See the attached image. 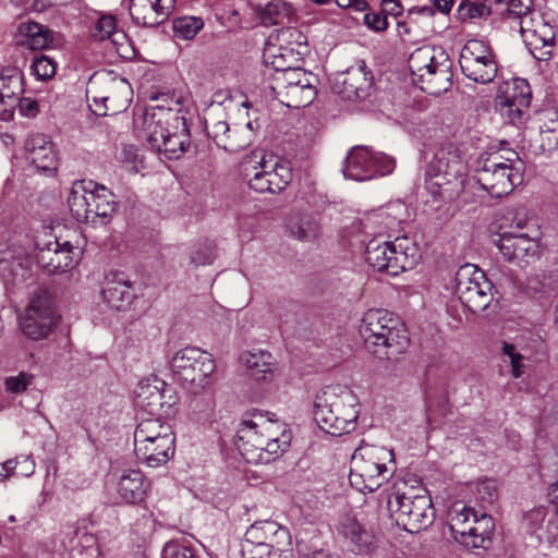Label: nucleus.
<instances>
[{"mask_svg":"<svg viewBox=\"0 0 558 558\" xmlns=\"http://www.w3.org/2000/svg\"><path fill=\"white\" fill-rule=\"evenodd\" d=\"M291 433L283 422L262 413L243 420L236 432V446L248 463H269L278 459L290 446Z\"/></svg>","mask_w":558,"mask_h":558,"instance_id":"nucleus-1","label":"nucleus"},{"mask_svg":"<svg viewBox=\"0 0 558 558\" xmlns=\"http://www.w3.org/2000/svg\"><path fill=\"white\" fill-rule=\"evenodd\" d=\"M466 180V165L458 147L452 143L437 146L425 171L426 190L434 201H454L464 191Z\"/></svg>","mask_w":558,"mask_h":558,"instance_id":"nucleus-2","label":"nucleus"},{"mask_svg":"<svg viewBox=\"0 0 558 558\" xmlns=\"http://www.w3.org/2000/svg\"><path fill=\"white\" fill-rule=\"evenodd\" d=\"M359 332L375 355L388 361L398 360L410 343L404 324L387 310L367 311L361 319Z\"/></svg>","mask_w":558,"mask_h":558,"instance_id":"nucleus-3","label":"nucleus"},{"mask_svg":"<svg viewBox=\"0 0 558 558\" xmlns=\"http://www.w3.org/2000/svg\"><path fill=\"white\" fill-rule=\"evenodd\" d=\"M359 415V398L348 387L327 386L315 398L314 418L319 428L331 436L353 432Z\"/></svg>","mask_w":558,"mask_h":558,"instance_id":"nucleus-4","label":"nucleus"},{"mask_svg":"<svg viewBox=\"0 0 558 558\" xmlns=\"http://www.w3.org/2000/svg\"><path fill=\"white\" fill-rule=\"evenodd\" d=\"M68 206L78 222L93 227L108 225L117 209L113 193L94 181H76L68 197Z\"/></svg>","mask_w":558,"mask_h":558,"instance_id":"nucleus-5","label":"nucleus"},{"mask_svg":"<svg viewBox=\"0 0 558 558\" xmlns=\"http://www.w3.org/2000/svg\"><path fill=\"white\" fill-rule=\"evenodd\" d=\"M393 462L391 449L363 442L351 459V485L363 493L376 490L392 475Z\"/></svg>","mask_w":558,"mask_h":558,"instance_id":"nucleus-6","label":"nucleus"},{"mask_svg":"<svg viewBox=\"0 0 558 558\" xmlns=\"http://www.w3.org/2000/svg\"><path fill=\"white\" fill-rule=\"evenodd\" d=\"M172 427L159 416L143 418L134 432V452L141 462L157 468L174 454Z\"/></svg>","mask_w":558,"mask_h":558,"instance_id":"nucleus-7","label":"nucleus"},{"mask_svg":"<svg viewBox=\"0 0 558 558\" xmlns=\"http://www.w3.org/2000/svg\"><path fill=\"white\" fill-rule=\"evenodd\" d=\"M421 259L417 244L408 236L396 238L391 242L376 243L371 241L366 246L368 265L380 272L397 276L410 270Z\"/></svg>","mask_w":558,"mask_h":558,"instance_id":"nucleus-8","label":"nucleus"},{"mask_svg":"<svg viewBox=\"0 0 558 558\" xmlns=\"http://www.w3.org/2000/svg\"><path fill=\"white\" fill-rule=\"evenodd\" d=\"M387 509L396 524L410 533L426 529L435 517L432 498L427 494L411 495L396 489L388 495Z\"/></svg>","mask_w":558,"mask_h":558,"instance_id":"nucleus-9","label":"nucleus"},{"mask_svg":"<svg viewBox=\"0 0 558 558\" xmlns=\"http://www.w3.org/2000/svg\"><path fill=\"white\" fill-rule=\"evenodd\" d=\"M131 94L126 81L109 75L93 76L86 89L88 106L99 117L114 116L126 110Z\"/></svg>","mask_w":558,"mask_h":558,"instance_id":"nucleus-10","label":"nucleus"},{"mask_svg":"<svg viewBox=\"0 0 558 558\" xmlns=\"http://www.w3.org/2000/svg\"><path fill=\"white\" fill-rule=\"evenodd\" d=\"M170 365L178 380L194 395L209 387L216 367L211 355L195 347L179 350Z\"/></svg>","mask_w":558,"mask_h":558,"instance_id":"nucleus-11","label":"nucleus"},{"mask_svg":"<svg viewBox=\"0 0 558 558\" xmlns=\"http://www.w3.org/2000/svg\"><path fill=\"white\" fill-rule=\"evenodd\" d=\"M316 76L302 68L275 72L270 89L274 96L288 108H303L312 104L317 90Z\"/></svg>","mask_w":558,"mask_h":558,"instance_id":"nucleus-12","label":"nucleus"},{"mask_svg":"<svg viewBox=\"0 0 558 558\" xmlns=\"http://www.w3.org/2000/svg\"><path fill=\"white\" fill-rule=\"evenodd\" d=\"M454 293L472 313L485 311L493 301V284L477 266L465 264L456 272Z\"/></svg>","mask_w":558,"mask_h":558,"instance_id":"nucleus-13","label":"nucleus"},{"mask_svg":"<svg viewBox=\"0 0 558 558\" xmlns=\"http://www.w3.org/2000/svg\"><path fill=\"white\" fill-rule=\"evenodd\" d=\"M170 102L174 108L161 104L149 106L134 120L137 136L153 150L160 148V143H163L165 137L172 131L173 123L179 121V101L171 98Z\"/></svg>","mask_w":558,"mask_h":558,"instance_id":"nucleus-14","label":"nucleus"},{"mask_svg":"<svg viewBox=\"0 0 558 558\" xmlns=\"http://www.w3.org/2000/svg\"><path fill=\"white\" fill-rule=\"evenodd\" d=\"M459 63L462 73L475 83L488 84L498 73L496 53L483 40H468L460 51Z\"/></svg>","mask_w":558,"mask_h":558,"instance_id":"nucleus-15","label":"nucleus"},{"mask_svg":"<svg viewBox=\"0 0 558 558\" xmlns=\"http://www.w3.org/2000/svg\"><path fill=\"white\" fill-rule=\"evenodd\" d=\"M58 318L51 293L48 290L38 289L29 300L21 322V329L26 337L39 340L48 336Z\"/></svg>","mask_w":558,"mask_h":558,"instance_id":"nucleus-16","label":"nucleus"},{"mask_svg":"<svg viewBox=\"0 0 558 558\" xmlns=\"http://www.w3.org/2000/svg\"><path fill=\"white\" fill-rule=\"evenodd\" d=\"M395 161L391 157L375 153L366 146L353 147L344 162L343 174L355 181H366L392 172Z\"/></svg>","mask_w":558,"mask_h":558,"instance_id":"nucleus-17","label":"nucleus"},{"mask_svg":"<svg viewBox=\"0 0 558 558\" xmlns=\"http://www.w3.org/2000/svg\"><path fill=\"white\" fill-rule=\"evenodd\" d=\"M532 92L524 78L502 82L495 97V108L509 123L518 124L524 119L531 104Z\"/></svg>","mask_w":558,"mask_h":558,"instance_id":"nucleus-18","label":"nucleus"},{"mask_svg":"<svg viewBox=\"0 0 558 558\" xmlns=\"http://www.w3.org/2000/svg\"><path fill=\"white\" fill-rule=\"evenodd\" d=\"M255 172L248 179V185L258 193H280L292 181L289 163L278 156L260 154Z\"/></svg>","mask_w":558,"mask_h":558,"instance_id":"nucleus-19","label":"nucleus"},{"mask_svg":"<svg viewBox=\"0 0 558 558\" xmlns=\"http://www.w3.org/2000/svg\"><path fill=\"white\" fill-rule=\"evenodd\" d=\"M505 228L499 226L498 238L493 241L507 262L521 265L539 258L541 245L537 238Z\"/></svg>","mask_w":558,"mask_h":558,"instance_id":"nucleus-20","label":"nucleus"},{"mask_svg":"<svg viewBox=\"0 0 558 558\" xmlns=\"http://www.w3.org/2000/svg\"><path fill=\"white\" fill-rule=\"evenodd\" d=\"M371 87L372 76L365 71L364 64L337 73L331 85L333 93L348 101L364 99Z\"/></svg>","mask_w":558,"mask_h":558,"instance_id":"nucleus-21","label":"nucleus"},{"mask_svg":"<svg viewBox=\"0 0 558 558\" xmlns=\"http://www.w3.org/2000/svg\"><path fill=\"white\" fill-rule=\"evenodd\" d=\"M174 7V0H131L132 20L145 27H154L165 22Z\"/></svg>","mask_w":558,"mask_h":558,"instance_id":"nucleus-22","label":"nucleus"},{"mask_svg":"<svg viewBox=\"0 0 558 558\" xmlns=\"http://www.w3.org/2000/svg\"><path fill=\"white\" fill-rule=\"evenodd\" d=\"M73 248L68 241L60 243L54 240L45 247L38 248L35 260L39 267L49 274L65 271L74 265Z\"/></svg>","mask_w":558,"mask_h":558,"instance_id":"nucleus-23","label":"nucleus"},{"mask_svg":"<svg viewBox=\"0 0 558 558\" xmlns=\"http://www.w3.org/2000/svg\"><path fill=\"white\" fill-rule=\"evenodd\" d=\"M524 167H510L508 170L498 172H480L476 175L478 184L493 197H502L513 191V189L523 182Z\"/></svg>","mask_w":558,"mask_h":558,"instance_id":"nucleus-24","label":"nucleus"},{"mask_svg":"<svg viewBox=\"0 0 558 558\" xmlns=\"http://www.w3.org/2000/svg\"><path fill=\"white\" fill-rule=\"evenodd\" d=\"M101 295L104 302L117 311L129 307L135 298L131 281L125 274L119 271H112L106 276Z\"/></svg>","mask_w":558,"mask_h":558,"instance_id":"nucleus-25","label":"nucleus"},{"mask_svg":"<svg viewBox=\"0 0 558 558\" xmlns=\"http://www.w3.org/2000/svg\"><path fill=\"white\" fill-rule=\"evenodd\" d=\"M25 147L27 159L38 172L52 174L57 170V153L48 136L34 134L27 138Z\"/></svg>","mask_w":558,"mask_h":558,"instance_id":"nucleus-26","label":"nucleus"},{"mask_svg":"<svg viewBox=\"0 0 558 558\" xmlns=\"http://www.w3.org/2000/svg\"><path fill=\"white\" fill-rule=\"evenodd\" d=\"M439 57V61L416 81L421 83L423 92L434 96L446 93L452 85V62L446 53H440Z\"/></svg>","mask_w":558,"mask_h":558,"instance_id":"nucleus-27","label":"nucleus"},{"mask_svg":"<svg viewBox=\"0 0 558 558\" xmlns=\"http://www.w3.org/2000/svg\"><path fill=\"white\" fill-rule=\"evenodd\" d=\"M510 167H524V162L515 150L507 147H489L477 158L475 173L476 175L480 172L494 173L499 170H508Z\"/></svg>","mask_w":558,"mask_h":558,"instance_id":"nucleus-28","label":"nucleus"},{"mask_svg":"<svg viewBox=\"0 0 558 558\" xmlns=\"http://www.w3.org/2000/svg\"><path fill=\"white\" fill-rule=\"evenodd\" d=\"M240 359L254 380L269 381L275 377L277 361L270 352L260 349L246 351Z\"/></svg>","mask_w":558,"mask_h":558,"instance_id":"nucleus-29","label":"nucleus"},{"mask_svg":"<svg viewBox=\"0 0 558 558\" xmlns=\"http://www.w3.org/2000/svg\"><path fill=\"white\" fill-rule=\"evenodd\" d=\"M150 488L149 481L142 471L129 469L120 476L118 493L129 504H140L145 500Z\"/></svg>","mask_w":558,"mask_h":558,"instance_id":"nucleus-30","label":"nucleus"},{"mask_svg":"<svg viewBox=\"0 0 558 558\" xmlns=\"http://www.w3.org/2000/svg\"><path fill=\"white\" fill-rule=\"evenodd\" d=\"M172 128L169 136L165 137L163 143H160V148H156L155 151L168 159H179L191 145L190 131L182 114L179 116V121L174 122Z\"/></svg>","mask_w":558,"mask_h":558,"instance_id":"nucleus-31","label":"nucleus"},{"mask_svg":"<svg viewBox=\"0 0 558 558\" xmlns=\"http://www.w3.org/2000/svg\"><path fill=\"white\" fill-rule=\"evenodd\" d=\"M289 531L277 522L265 520L253 523L245 532L243 544H267L279 541L286 543Z\"/></svg>","mask_w":558,"mask_h":558,"instance_id":"nucleus-32","label":"nucleus"},{"mask_svg":"<svg viewBox=\"0 0 558 558\" xmlns=\"http://www.w3.org/2000/svg\"><path fill=\"white\" fill-rule=\"evenodd\" d=\"M165 386V381L157 378H155L153 383H140L135 391L136 405L147 411L149 414H157L165 405L162 401L166 392L163 389Z\"/></svg>","mask_w":558,"mask_h":558,"instance_id":"nucleus-33","label":"nucleus"},{"mask_svg":"<svg viewBox=\"0 0 558 558\" xmlns=\"http://www.w3.org/2000/svg\"><path fill=\"white\" fill-rule=\"evenodd\" d=\"M305 56L300 51H294L293 48H286L284 46H277L274 41H268L265 51L264 60L270 64L275 72H284L290 69H300L299 63Z\"/></svg>","mask_w":558,"mask_h":558,"instance_id":"nucleus-34","label":"nucleus"},{"mask_svg":"<svg viewBox=\"0 0 558 558\" xmlns=\"http://www.w3.org/2000/svg\"><path fill=\"white\" fill-rule=\"evenodd\" d=\"M17 33L22 37L20 45L26 46L31 50H41L52 43L51 31L37 22L26 21L17 26Z\"/></svg>","mask_w":558,"mask_h":558,"instance_id":"nucleus-35","label":"nucleus"},{"mask_svg":"<svg viewBox=\"0 0 558 558\" xmlns=\"http://www.w3.org/2000/svg\"><path fill=\"white\" fill-rule=\"evenodd\" d=\"M554 39L553 28L544 21H538L537 32L526 36L525 43L536 59L547 60L551 56Z\"/></svg>","mask_w":558,"mask_h":558,"instance_id":"nucleus-36","label":"nucleus"},{"mask_svg":"<svg viewBox=\"0 0 558 558\" xmlns=\"http://www.w3.org/2000/svg\"><path fill=\"white\" fill-rule=\"evenodd\" d=\"M440 53L445 52L441 49L421 47L410 54L409 69L415 82L424 76V72L430 70L439 61Z\"/></svg>","mask_w":558,"mask_h":558,"instance_id":"nucleus-37","label":"nucleus"},{"mask_svg":"<svg viewBox=\"0 0 558 558\" xmlns=\"http://www.w3.org/2000/svg\"><path fill=\"white\" fill-rule=\"evenodd\" d=\"M253 140L254 131L251 122L244 125L234 124L230 126L227 137L221 143V148L230 153H238L250 146Z\"/></svg>","mask_w":558,"mask_h":558,"instance_id":"nucleus-38","label":"nucleus"},{"mask_svg":"<svg viewBox=\"0 0 558 558\" xmlns=\"http://www.w3.org/2000/svg\"><path fill=\"white\" fill-rule=\"evenodd\" d=\"M473 508L464 507L457 512L450 522L452 537L460 544L471 547V531L473 527Z\"/></svg>","mask_w":558,"mask_h":558,"instance_id":"nucleus-39","label":"nucleus"},{"mask_svg":"<svg viewBox=\"0 0 558 558\" xmlns=\"http://www.w3.org/2000/svg\"><path fill=\"white\" fill-rule=\"evenodd\" d=\"M472 520L473 527L471 531V547H484L485 542L489 541L494 533V520L489 514L485 512H478L475 509H473Z\"/></svg>","mask_w":558,"mask_h":558,"instance_id":"nucleus-40","label":"nucleus"},{"mask_svg":"<svg viewBox=\"0 0 558 558\" xmlns=\"http://www.w3.org/2000/svg\"><path fill=\"white\" fill-rule=\"evenodd\" d=\"M338 531L359 548H366L371 544V535L354 517L343 515L339 522Z\"/></svg>","mask_w":558,"mask_h":558,"instance_id":"nucleus-41","label":"nucleus"},{"mask_svg":"<svg viewBox=\"0 0 558 558\" xmlns=\"http://www.w3.org/2000/svg\"><path fill=\"white\" fill-rule=\"evenodd\" d=\"M269 40L276 43L277 46L293 48L295 52L300 51L303 56L310 51L306 36L295 27L282 28L276 35L270 36Z\"/></svg>","mask_w":558,"mask_h":558,"instance_id":"nucleus-42","label":"nucleus"},{"mask_svg":"<svg viewBox=\"0 0 558 558\" xmlns=\"http://www.w3.org/2000/svg\"><path fill=\"white\" fill-rule=\"evenodd\" d=\"M22 75L16 69L3 71L0 75V100L14 102L22 93Z\"/></svg>","mask_w":558,"mask_h":558,"instance_id":"nucleus-43","label":"nucleus"},{"mask_svg":"<svg viewBox=\"0 0 558 558\" xmlns=\"http://www.w3.org/2000/svg\"><path fill=\"white\" fill-rule=\"evenodd\" d=\"M204 22L196 16H181L173 21V32L177 38L190 40L203 28Z\"/></svg>","mask_w":558,"mask_h":558,"instance_id":"nucleus-44","label":"nucleus"},{"mask_svg":"<svg viewBox=\"0 0 558 558\" xmlns=\"http://www.w3.org/2000/svg\"><path fill=\"white\" fill-rule=\"evenodd\" d=\"M291 234L301 241H312L318 236L319 227L310 217H302L290 223Z\"/></svg>","mask_w":558,"mask_h":558,"instance_id":"nucleus-45","label":"nucleus"},{"mask_svg":"<svg viewBox=\"0 0 558 558\" xmlns=\"http://www.w3.org/2000/svg\"><path fill=\"white\" fill-rule=\"evenodd\" d=\"M500 14L520 20L533 9V0H496Z\"/></svg>","mask_w":558,"mask_h":558,"instance_id":"nucleus-46","label":"nucleus"},{"mask_svg":"<svg viewBox=\"0 0 558 558\" xmlns=\"http://www.w3.org/2000/svg\"><path fill=\"white\" fill-rule=\"evenodd\" d=\"M161 558H201V556L187 542L169 541L162 548Z\"/></svg>","mask_w":558,"mask_h":558,"instance_id":"nucleus-47","label":"nucleus"},{"mask_svg":"<svg viewBox=\"0 0 558 558\" xmlns=\"http://www.w3.org/2000/svg\"><path fill=\"white\" fill-rule=\"evenodd\" d=\"M0 470H4V472L8 474V477H27L34 473L35 464L28 457L21 456L16 459H10L0 464Z\"/></svg>","mask_w":558,"mask_h":558,"instance_id":"nucleus-48","label":"nucleus"},{"mask_svg":"<svg viewBox=\"0 0 558 558\" xmlns=\"http://www.w3.org/2000/svg\"><path fill=\"white\" fill-rule=\"evenodd\" d=\"M475 495L483 505H493L498 499V485L495 480L485 478L476 483Z\"/></svg>","mask_w":558,"mask_h":558,"instance_id":"nucleus-49","label":"nucleus"},{"mask_svg":"<svg viewBox=\"0 0 558 558\" xmlns=\"http://www.w3.org/2000/svg\"><path fill=\"white\" fill-rule=\"evenodd\" d=\"M216 257V246L213 242L205 241L197 244L191 252V263L195 266L209 265Z\"/></svg>","mask_w":558,"mask_h":558,"instance_id":"nucleus-50","label":"nucleus"},{"mask_svg":"<svg viewBox=\"0 0 558 558\" xmlns=\"http://www.w3.org/2000/svg\"><path fill=\"white\" fill-rule=\"evenodd\" d=\"M31 69L38 80L45 81L51 78L54 75L56 63L53 59L45 54H39L34 58Z\"/></svg>","mask_w":558,"mask_h":558,"instance_id":"nucleus-51","label":"nucleus"},{"mask_svg":"<svg viewBox=\"0 0 558 558\" xmlns=\"http://www.w3.org/2000/svg\"><path fill=\"white\" fill-rule=\"evenodd\" d=\"M459 13L462 20H474L487 17L492 13V9L485 2H462L459 5Z\"/></svg>","mask_w":558,"mask_h":558,"instance_id":"nucleus-52","label":"nucleus"},{"mask_svg":"<svg viewBox=\"0 0 558 558\" xmlns=\"http://www.w3.org/2000/svg\"><path fill=\"white\" fill-rule=\"evenodd\" d=\"M502 353L509 357L511 375L514 378L521 377L525 371L524 356L518 352L514 344L508 342L502 343Z\"/></svg>","mask_w":558,"mask_h":558,"instance_id":"nucleus-53","label":"nucleus"},{"mask_svg":"<svg viewBox=\"0 0 558 558\" xmlns=\"http://www.w3.org/2000/svg\"><path fill=\"white\" fill-rule=\"evenodd\" d=\"M117 24L112 15H102L96 22L93 37L99 41L110 38L114 34Z\"/></svg>","mask_w":558,"mask_h":558,"instance_id":"nucleus-54","label":"nucleus"},{"mask_svg":"<svg viewBox=\"0 0 558 558\" xmlns=\"http://www.w3.org/2000/svg\"><path fill=\"white\" fill-rule=\"evenodd\" d=\"M290 5L283 0H271L264 9V21L278 24L281 15H287Z\"/></svg>","mask_w":558,"mask_h":558,"instance_id":"nucleus-55","label":"nucleus"},{"mask_svg":"<svg viewBox=\"0 0 558 558\" xmlns=\"http://www.w3.org/2000/svg\"><path fill=\"white\" fill-rule=\"evenodd\" d=\"M205 126L208 135L213 138V141L221 147V143H223V138L227 137L229 132V124L226 120H206Z\"/></svg>","mask_w":558,"mask_h":558,"instance_id":"nucleus-56","label":"nucleus"},{"mask_svg":"<svg viewBox=\"0 0 558 558\" xmlns=\"http://www.w3.org/2000/svg\"><path fill=\"white\" fill-rule=\"evenodd\" d=\"M33 380L34 376L32 374L21 372L19 375L5 379V388L12 393H21L33 384Z\"/></svg>","mask_w":558,"mask_h":558,"instance_id":"nucleus-57","label":"nucleus"},{"mask_svg":"<svg viewBox=\"0 0 558 558\" xmlns=\"http://www.w3.org/2000/svg\"><path fill=\"white\" fill-rule=\"evenodd\" d=\"M519 21L520 33L526 40V36H532L537 32L538 21H544L542 16L532 9L530 13L522 16Z\"/></svg>","mask_w":558,"mask_h":558,"instance_id":"nucleus-58","label":"nucleus"},{"mask_svg":"<svg viewBox=\"0 0 558 558\" xmlns=\"http://www.w3.org/2000/svg\"><path fill=\"white\" fill-rule=\"evenodd\" d=\"M363 21H364V24L369 29H373L375 32H384L388 26L386 15L384 13L377 12V11L366 12L364 14Z\"/></svg>","mask_w":558,"mask_h":558,"instance_id":"nucleus-59","label":"nucleus"},{"mask_svg":"<svg viewBox=\"0 0 558 558\" xmlns=\"http://www.w3.org/2000/svg\"><path fill=\"white\" fill-rule=\"evenodd\" d=\"M17 109L23 117L35 118L39 113V104L31 97H24L19 99Z\"/></svg>","mask_w":558,"mask_h":558,"instance_id":"nucleus-60","label":"nucleus"},{"mask_svg":"<svg viewBox=\"0 0 558 558\" xmlns=\"http://www.w3.org/2000/svg\"><path fill=\"white\" fill-rule=\"evenodd\" d=\"M541 146L544 150H554L558 148V130L548 129L541 132Z\"/></svg>","mask_w":558,"mask_h":558,"instance_id":"nucleus-61","label":"nucleus"},{"mask_svg":"<svg viewBox=\"0 0 558 558\" xmlns=\"http://www.w3.org/2000/svg\"><path fill=\"white\" fill-rule=\"evenodd\" d=\"M290 538L286 543H280L279 541L269 543V555L267 557H255L250 556V558H287L284 554L290 551Z\"/></svg>","mask_w":558,"mask_h":558,"instance_id":"nucleus-62","label":"nucleus"},{"mask_svg":"<svg viewBox=\"0 0 558 558\" xmlns=\"http://www.w3.org/2000/svg\"><path fill=\"white\" fill-rule=\"evenodd\" d=\"M269 543L267 544H243L242 545V554L244 558H250V556L255 557H267L269 555Z\"/></svg>","mask_w":558,"mask_h":558,"instance_id":"nucleus-63","label":"nucleus"},{"mask_svg":"<svg viewBox=\"0 0 558 558\" xmlns=\"http://www.w3.org/2000/svg\"><path fill=\"white\" fill-rule=\"evenodd\" d=\"M544 530L549 534H554V532L558 531V507L550 504L547 506Z\"/></svg>","mask_w":558,"mask_h":558,"instance_id":"nucleus-64","label":"nucleus"}]
</instances>
